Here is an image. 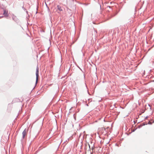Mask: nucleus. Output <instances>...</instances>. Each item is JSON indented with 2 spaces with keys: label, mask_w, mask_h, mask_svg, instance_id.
Returning a JSON list of instances; mask_svg holds the SVG:
<instances>
[{
  "label": "nucleus",
  "mask_w": 154,
  "mask_h": 154,
  "mask_svg": "<svg viewBox=\"0 0 154 154\" xmlns=\"http://www.w3.org/2000/svg\"><path fill=\"white\" fill-rule=\"evenodd\" d=\"M57 9L60 11H63L62 9L61 8V7L59 5H57Z\"/></svg>",
  "instance_id": "5"
},
{
  "label": "nucleus",
  "mask_w": 154,
  "mask_h": 154,
  "mask_svg": "<svg viewBox=\"0 0 154 154\" xmlns=\"http://www.w3.org/2000/svg\"><path fill=\"white\" fill-rule=\"evenodd\" d=\"M12 18L13 20L15 21L17 20V17H16L14 14H12Z\"/></svg>",
  "instance_id": "4"
},
{
  "label": "nucleus",
  "mask_w": 154,
  "mask_h": 154,
  "mask_svg": "<svg viewBox=\"0 0 154 154\" xmlns=\"http://www.w3.org/2000/svg\"><path fill=\"white\" fill-rule=\"evenodd\" d=\"M27 134V131L25 129L22 133V138L23 139H24L25 137L26 136Z\"/></svg>",
  "instance_id": "1"
},
{
  "label": "nucleus",
  "mask_w": 154,
  "mask_h": 154,
  "mask_svg": "<svg viewBox=\"0 0 154 154\" xmlns=\"http://www.w3.org/2000/svg\"><path fill=\"white\" fill-rule=\"evenodd\" d=\"M36 83L37 82L38 80V78L39 76L38 75V69L36 70Z\"/></svg>",
  "instance_id": "3"
},
{
  "label": "nucleus",
  "mask_w": 154,
  "mask_h": 154,
  "mask_svg": "<svg viewBox=\"0 0 154 154\" xmlns=\"http://www.w3.org/2000/svg\"><path fill=\"white\" fill-rule=\"evenodd\" d=\"M3 14L5 17H8V11L5 9L4 10Z\"/></svg>",
  "instance_id": "2"
},
{
  "label": "nucleus",
  "mask_w": 154,
  "mask_h": 154,
  "mask_svg": "<svg viewBox=\"0 0 154 154\" xmlns=\"http://www.w3.org/2000/svg\"><path fill=\"white\" fill-rule=\"evenodd\" d=\"M3 17V16H1L0 17V18H2Z\"/></svg>",
  "instance_id": "6"
}]
</instances>
